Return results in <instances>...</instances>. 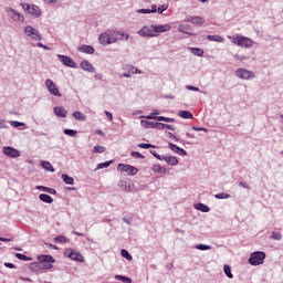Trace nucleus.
Instances as JSON below:
<instances>
[{
  "label": "nucleus",
  "instance_id": "obj_1",
  "mask_svg": "<svg viewBox=\"0 0 283 283\" xmlns=\"http://www.w3.org/2000/svg\"><path fill=\"white\" fill-rule=\"evenodd\" d=\"M266 258V253L263 251H256L251 253L248 262L251 266H260V264H264V260Z\"/></svg>",
  "mask_w": 283,
  "mask_h": 283
},
{
  "label": "nucleus",
  "instance_id": "obj_2",
  "mask_svg": "<svg viewBox=\"0 0 283 283\" xmlns=\"http://www.w3.org/2000/svg\"><path fill=\"white\" fill-rule=\"evenodd\" d=\"M64 255H65V258H69L73 262H80V263L85 262V256H83V254L81 252H78L72 248H66L64 250Z\"/></svg>",
  "mask_w": 283,
  "mask_h": 283
},
{
  "label": "nucleus",
  "instance_id": "obj_3",
  "mask_svg": "<svg viewBox=\"0 0 283 283\" xmlns=\"http://www.w3.org/2000/svg\"><path fill=\"white\" fill-rule=\"evenodd\" d=\"M232 43H234V45H238L239 48H252L253 46V40H251L248 36L244 35H238L232 38Z\"/></svg>",
  "mask_w": 283,
  "mask_h": 283
},
{
  "label": "nucleus",
  "instance_id": "obj_4",
  "mask_svg": "<svg viewBox=\"0 0 283 283\" xmlns=\"http://www.w3.org/2000/svg\"><path fill=\"white\" fill-rule=\"evenodd\" d=\"M21 8L25 11L29 12V14H32V17H35V19H39L41 17V8L36 4H30V3H21Z\"/></svg>",
  "mask_w": 283,
  "mask_h": 283
},
{
  "label": "nucleus",
  "instance_id": "obj_5",
  "mask_svg": "<svg viewBox=\"0 0 283 283\" xmlns=\"http://www.w3.org/2000/svg\"><path fill=\"white\" fill-rule=\"evenodd\" d=\"M122 70L124 71V73L122 74L124 78H132V74H143V71L138 70V67L132 64H124L122 66Z\"/></svg>",
  "mask_w": 283,
  "mask_h": 283
},
{
  "label": "nucleus",
  "instance_id": "obj_6",
  "mask_svg": "<svg viewBox=\"0 0 283 283\" xmlns=\"http://www.w3.org/2000/svg\"><path fill=\"white\" fill-rule=\"evenodd\" d=\"M116 41H118V39H116L112 33L105 32L98 36V43L101 45H112V43H116Z\"/></svg>",
  "mask_w": 283,
  "mask_h": 283
},
{
  "label": "nucleus",
  "instance_id": "obj_7",
  "mask_svg": "<svg viewBox=\"0 0 283 283\" xmlns=\"http://www.w3.org/2000/svg\"><path fill=\"white\" fill-rule=\"evenodd\" d=\"M24 34L33 41H41L43 39L39 30L34 29L32 25H27L24 28Z\"/></svg>",
  "mask_w": 283,
  "mask_h": 283
},
{
  "label": "nucleus",
  "instance_id": "obj_8",
  "mask_svg": "<svg viewBox=\"0 0 283 283\" xmlns=\"http://www.w3.org/2000/svg\"><path fill=\"white\" fill-rule=\"evenodd\" d=\"M235 76L238 78H241L242 81H251L255 76V73L253 71H249L247 69H238L235 71Z\"/></svg>",
  "mask_w": 283,
  "mask_h": 283
},
{
  "label": "nucleus",
  "instance_id": "obj_9",
  "mask_svg": "<svg viewBox=\"0 0 283 283\" xmlns=\"http://www.w3.org/2000/svg\"><path fill=\"white\" fill-rule=\"evenodd\" d=\"M137 34L139 36H144V38H148V39H154L155 36H158L157 33H155L154 31V24L148 27V25H144L138 32Z\"/></svg>",
  "mask_w": 283,
  "mask_h": 283
},
{
  "label": "nucleus",
  "instance_id": "obj_10",
  "mask_svg": "<svg viewBox=\"0 0 283 283\" xmlns=\"http://www.w3.org/2000/svg\"><path fill=\"white\" fill-rule=\"evenodd\" d=\"M6 12L12 21H20V23H23L25 21V17L21 14L19 11L14 10L12 7L6 8Z\"/></svg>",
  "mask_w": 283,
  "mask_h": 283
},
{
  "label": "nucleus",
  "instance_id": "obj_11",
  "mask_svg": "<svg viewBox=\"0 0 283 283\" xmlns=\"http://www.w3.org/2000/svg\"><path fill=\"white\" fill-rule=\"evenodd\" d=\"M45 87L49 91V93L52 96H57V98H61V96H63V94H61V91H59V87L56 86V84L54 83V81L52 80H46L45 81Z\"/></svg>",
  "mask_w": 283,
  "mask_h": 283
},
{
  "label": "nucleus",
  "instance_id": "obj_12",
  "mask_svg": "<svg viewBox=\"0 0 283 283\" xmlns=\"http://www.w3.org/2000/svg\"><path fill=\"white\" fill-rule=\"evenodd\" d=\"M117 171H124L125 174H128V176H136V174H138V168L127 164H118Z\"/></svg>",
  "mask_w": 283,
  "mask_h": 283
},
{
  "label": "nucleus",
  "instance_id": "obj_13",
  "mask_svg": "<svg viewBox=\"0 0 283 283\" xmlns=\"http://www.w3.org/2000/svg\"><path fill=\"white\" fill-rule=\"evenodd\" d=\"M59 61L62 63V65H65L66 67H72L73 70H76L78 66L76 65V62L72 60V57L67 55L57 54Z\"/></svg>",
  "mask_w": 283,
  "mask_h": 283
},
{
  "label": "nucleus",
  "instance_id": "obj_14",
  "mask_svg": "<svg viewBox=\"0 0 283 283\" xmlns=\"http://www.w3.org/2000/svg\"><path fill=\"white\" fill-rule=\"evenodd\" d=\"M140 124H142L146 129H159V130L165 129V123H160V122L142 120Z\"/></svg>",
  "mask_w": 283,
  "mask_h": 283
},
{
  "label": "nucleus",
  "instance_id": "obj_15",
  "mask_svg": "<svg viewBox=\"0 0 283 283\" xmlns=\"http://www.w3.org/2000/svg\"><path fill=\"white\" fill-rule=\"evenodd\" d=\"M2 154H4V156H8L9 158H19V156H21V151L11 146H4L2 148Z\"/></svg>",
  "mask_w": 283,
  "mask_h": 283
},
{
  "label": "nucleus",
  "instance_id": "obj_16",
  "mask_svg": "<svg viewBox=\"0 0 283 283\" xmlns=\"http://www.w3.org/2000/svg\"><path fill=\"white\" fill-rule=\"evenodd\" d=\"M185 23H192V25H203L205 20L200 15H187L184 20Z\"/></svg>",
  "mask_w": 283,
  "mask_h": 283
},
{
  "label": "nucleus",
  "instance_id": "obj_17",
  "mask_svg": "<svg viewBox=\"0 0 283 283\" xmlns=\"http://www.w3.org/2000/svg\"><path fill=\"white\" fill-rule=\"evenodd\" d=\"M80 67L82 70H84V72H90V74H94L96 73V69L94 67V65L92 63H90V61L84 60L81 62Z\"/></svg>",
  "mask_w": 283,
  "mask_h": 283
},
{
  "label": "nucleus",
  "instance_id": "obj_18",
  "mask_svg": "<svg viewBox=\"0 0 283 283\" xmlns=\"http://www.w3.org/2000/svg\"><path fill=\"white\" fill-rule=\"evenodd\" d=\"M168 147L171 149V151L178 154V156H187V150L176 144L168 143Z\"/></svg>",
  "mask_w": 283,
  "mask_h": 283
},
{
  "label": "nucleus",
  "instance_id": "obj_19",
  "mask_svg": "<svg viewBox=\"0 0 283 283\" xmlns=\"http://www.w3.org/2000/svg\"><path fill=\"white\" fill-rule=\"evenodd\" d=\"M178 32H181V34H188V36H197L198 34L190 32L191 25L189 24H179Z\"/></svg>",
  "mask_w": 283,
  "mask_h": 283
},
{
  "label": "nucleus",
  "instance_id": "obj_20",
  "mask_svg": "<svg viewBox=\"0 0 283 283\" xmlns=\"http://www.w3.org/2000/svg\"><path fill=\"white\" fill-rule=\"evenodd\" d=\"M153 29L155 31V34L163 33V32H169L171 30V25L169 24H153Z\"/></svg>",
  "mask_w": 283,
  "mask_h": 283
},
{
  "label": "nucleus",
  "instance_id": "obj_21",
  "mask_svg": "<svg viewBox=\"0 0 283 283\" xmlns=\"http://www.w3.org/2000/svg\"><path fill=\"white\" fill-rule=\"evenodd\" d=\"M53 112L59 118H67V111H65V108H63L62 106H55L53 108Z\"/></svg>",
  "mask_w": 283,
  "mask_h": 283
},
{
  "label": "nucleus",
  "instance_id": "obj_22",
  "mask_svg": "<svg viewBox=\"0 0 283 283\" xmlns=\"http://www.w3.org/2000/svg\"><path fill=\"white\" fill-rule=\"evenodd\" d=\"M39 262H44L46 264H54L55 260L54 256L50 255V254H41L40 256H38Z\"/></svg>",
  "mask_w": 283,
  "mask_h": 283
},
{
  "label": "nucleus",
  "instance_id": "obj_23",
  "mask_svg": "<svg viewBox=\"0 0 283 283\" xmlns=\"http://www.w3.org/2000/svg\"><path fill=\"white\" fill-rule=\"evenodd\" d=\"M161 160H165V163H167V165L170 167H176V165H178V158L174 156H163Z\"/></svg>",
  "mask_w": 283,
  "mask_h": 283
},
{
  "label": "nucleus",
  "instance_id": "obj_24",
  "mask_svg": "<svg viewBox=\"0 0 283 283\" xmlns=\"http://www.w3.org/2000/svg\"><path fill=\"white\" fill-rule=\"evenodd\" d=\"M77 50L78 52H83V54H94V52H96L94 46L87 44L80 46Z\"/></svg>",
  "mask_w": 283,
  "mask_h": 283
},
{
  "label": "nucleus",
  "instance_id": "obj_25",
  "mask_svg": "<svg viewBox=\"0 0 283 283\" xmlns=\"http://www.w3.org/2000/svg\"><path fill=\"white\" fill-rule=\"evenodd\" d=\"M72 116L75 118V120H80V123H85V120H87V116L81 111L73 112Z\"/></svg>",
  "mask_w": 283,
  "mask_h": 283
},
{
  "label": "nucleus",
  "instance_id": "obj_26",
  "mask_svg": "<svg viewBox=\"0 0 283 283\" xmlns=\"http://www.w3.org/2000/svg\"><path fill=\"white\" fill-rule=\"evenodd\" d=\"M39 199L41 200V202H45L46 205H52L54 202L52 196L48 193H40Z\"/></svg>",
  "mask_w": 283,
  "mask_h": 283
},
{
  "label": "nucleus",
  "instance_id": "obj_27",
  "mask_svg": "<svg viewBox=\"0 0 283 283\" xmlns=\"http://www.w3.org/2000/svg\"><path fill=\"white\" fill-rule=\"evenodd\" d=\"M195 209H197V211H201V213H209V211H211V208L202 202L196 203Z\"/></svg>",
  "mask_w": 283,
  "mask_h": 283
},
{
  "label": "nucleus",
  "instance_id": "obj_28",
  "mask_svg": "<svg viewBox=\"0 0 283 283\" xmlns=\"http://www.w3.org/2000/svg\"><path fill=\"white\" fill-rule=\"evenodd\" d=\"M38 191H44V193H50L51 196H56V189L45 187V186H36Z\"/></svg>",
  "mask_w": 283,
  "mask_h": 283
},
{
  "label": "nucleus",
  "instance_id": "obj_29",
  "mask_svg": "<svg viewBox=\"0 0 283 283\" xmlns=\"http://www.w3.org/2000/svg\"><path fill=\"white\" fill-rule=\"evenodd\" d=\"M178 116L185 118L186 120H191L193 118V113L190 111H179Z\"/></svg>",
  "mask_w": 283,
  "mask_h": 283
},
{
  "label": "nucleus",
  "instance_id": "obj_30",
  "mask_svg": "<svg viewBox=\"0 0 283 283\" xmlns=\"http://www.w3.org/2000/svg\"><path fill=\"white\" fill-rule=\"evenodd\" d=\"M41 167H42V169H45V171H51V174H54V171H55L54 166H52V164H50V161H42Z\"/></svg>",
  "mask_w": 283,
  "mask_h": 283
},
{
  "label": "nucleus",
  "instance_id": "obj_31",
  "mask_svg": "<svg viewBox=\"0 0 283 283\" xmlns=\"http://www.w3.org/2000/svg\"><path fill=\"white\" fill-rule=\"evenodd\" d=\"M206 39L208 41H214L216 43H224L222 35H207Z\"/></svg>",
  "mask_w": 283,
  "mask_h": 283
},
{
  "label": "nucleus",
  "instance_id": "obj_32",
  "mask_svg": "<svg viewBox=\"0 0 283 283\" xmlns=\"http://www.w3.org/2000/svg\"><path fill=\"white\" fill-rule=\"evenodd\" d=\"M189 51L191 52V54H193L195 56H205V50L200 49V48H189Z\"/></svg>",
  "mask_w": 283,
  "mask_h": 283
},
{
  "label": "nucleus",
  "instance_id": "obj_33",
  "mask_svg": "<svg viewBox=\"0 0 283 283\" xmlns=\"http://www.w3.org/2000/svg\"><path fill=\"white\" fill-rule=\"evenodd\" d=\"M155 118L158 123H176V119L171 117L156 116Z\"/></svg>",
  "mask_w": 283,
  "mask_h": 283
},
{
  "label": "nucleus",
  "instance_id": "obj_34",
  "mask_svg": "<svg viewBox=\"0 0 283 283\" xmlns=\"http://www.w3.org/2000/svg\"><path fill=\"white\" fill-rule=\"evenodd\" d=\"M55 242H59V244H67L70 243V239H67V237L65 235H57L54 238Z\"/></svg>",
  "mask_w": 283,
  "mask_h": 283
},
{
  "label": "nucleus",
  "instance_id": "obj_35",
  "mask_svg": "<svg viewBox=\"0 0 283 283\" xmlns=\"http://www.w3.org/2000/svg\"><path fill=\"white\" fill-rule=\"evenodd\" d=\"M223 273L227 275V277H229V280H233V273H231V265L224 264Z\"/></svg>",
  "mask_w": 283,
  "mask_h": 283
},
{
  "label": "nucleus",
  "instance_id": "obj_36",
  "mask_svg": "<svg viewBox=\"0 0 283 283\" xmlns=\"http://www.w3.org/2000/svg\"><path fill=\"white\" fill-rule=\"evenodd\" d=\"M111 165H114V160H108L105 163H101L97 165L95 171H98V169H107V167H109Z\"/></svg>",
  "mask_w": 283,
  "mask_h": 283
},
{
  "label": "nucleus",
  "instance_id": "obj_37",
  "mask_svg": "<svg viewBox=\"0 0 283 283\" xmlns=\"http://www.w3.org/2000/svg\"><path fill=\"white\" fill-rule=\"evenodd\" d=\"M151 170H153L155 174H165V171H167L166 168H163V166L157 165V164L153 165Z\"/></svg>",
  "mask_w": 283,
  "mask_h": 283
},
{
  "label": "nucleus",
  "instance_id": "obj_38",
  "mask_svg": "<svg viewBox=\"0 0 283 283\" xmlns=\"http://www.w3.org/2000/svg\"><path fill=\"white\" fill-rule=\"evenodd\" d=\"M15 258L18 260H21L22 262H32V258L31 256H28L23 253H15Z\"/></svg>",
  "mask_w": 283,
  "mask_h": 283
},
{
  "label": "nucleus",
  "instance_id": "obj_39",
  "mask_svg": "<svg viewBox=\"0 0 283 283\" xmlns=\"http://www.w3.org/2000/svg\"><path fill=\"white\" fill-rule=\"evenodd\" d=\"M62 180L65 185H74V178L69 176L67 174L62 175Z\"/></svg>",
  "mask_w": 283,
  "mask_h": 283
},
{
  "label": "nucleus",
  "instance_id": "obj_40",
  "mask_svg": "<svg viewBox=\"0 0 283 283\" xmlns=\"http://www.w3.org/2000/svg\"><path fill=\"white\" fill-rule=\"evenodd\" d=\"M115 280H119L120 282H124V283H132V277L120 275V274L115 275Z\"/></svg>",
  "mask_w": 283,
  "mask_h": 283
},
{
  "label": "nucleus",
  "instance_id": "obj_41",
  "mask_svg": "<svg viewBox=\"0 0 283 283\" xmlns=\"http://www.w3.org/2000/svg\"><path fill=\"white\" fill-rule=\"evenodd\" d=\"M214 198L217 200H227L228 198H231V195H229L227 192H219V193L214 195Z\"/></svg>",
  "mask_w": 283,
  "mask_h": 283
},
{
  "label": "nucleus",
  "instance_id": "obj_42",
  "mask_svg": "<svg viewBox=\"0 0 283 283\" xmlns=\"http://www.w3.org/2000/svg\"><path fill=\"white\" fill-rule=\"evenodd\" d=\"M40 270H41L40 261L38 263L30 264V271H33V273H39Z\"/></svg>",
  "mask_w": 283,
  "mask_h": 283
},
{
  "label": "nucleus",
  "instance_id": "obj_43",
  "mask_svg": "<svg viewBox=\"0 0 283 283\" xmlns=\"http://www.w3.org/2000/svg\"><path fill=\"white\" fill-rule=\"evenodd\" d=\"M195 249H198V251H211V245L199 243L195 245Z\"/></svg>",
  "mask_w": 283,
  "mask_h": 283
},
{
  "label": "nucleus",
  "instance_id": "obj_44",
  "mask_svg": "<svg viewBox=\"0 0 283 283\" xmlns=\"http://www.w3.org/2000/svg\"><path fill=\"white\" fill-rule=\"evenodd\" d=\"M120 255L122 258H125V260L132 261L134 260V258L132 256V254H129V251L122 249L120 251Z\"/></svg>",
  "mask_w": 283,
  "mask_h": 283
},
{
  "label": "nucleus",
  "instance_id": "obj_45",
  "mask_svg": "<svg viewBox=\"0 0 283 283\" xmlns=\"http://www.w3.org/2000/svg\"><path fill=\"white\" fill-rule=\"evenodd\" d=\"M120 187H123L124 191H132V182L128 181H122L120 182Z\"/></svg>",
  "mask_w": 283,
  "mask_h": 283
},
{
  "label": "nucleus",
  "instance_id": "obj_46",
  "mask_svg": "<svg viewBox=\"0 0 283 283\" xmlns=\"http://www.w3.org/2000/svg\"><path fill=\"white\" fill-rule=\"evenodd\" d=\"M137 147H139L140 149H156V146L151 145V144H138Z\"/></svg>",
  "mask_w": 283,
  "mask_h": 283
},
{
  "label": "nucleus",
  "instance_id": "obj_47",
  "mask_svg": "<svg viewBox=\"0 0 283 283\" xmlns=\"http://www.w3.org/2000/svg\"><path fill=\"white\" fill-rule=\"evenodd\" d=\"M64 134H65V136H71V138H74V136H76L77 132L75 129L66 128V129H64Z\"/></svg>",
  "mask_w": 283,
  "mask_h": 283
},
{
  "label": "nucleus",
  "instance_id": "obj_48",
  "mask_svg": "<svg viewBox=\"0 0 283 283\" xmlns=\"http://www.w3.org/2000/svg\"><path fill=\"white\" fill-rule=\"evenodd\" d=\"M94 154H105V146H94Z\"/></svg>",
  "mask_w": 283,
  "mask_h": 283
},
{
  "label": "nucleus",
  "instance_id": "obj_49",
  "mask_svg": "<svg viewBox=\"0 0 283 283\" xmlns=\"http://www.w3.org/2000/svg\"><path fill=\"white\" fill-rule=\"evenodd\" d=\"M53 266H54V265H52V264L44 263V262H41V261H40V270H42V271H45V270H48V269H53Z\"/></svg>",
  "mask_w": 283,
  "mask_h": 283
},
{
  "label": "nucleus",
  "instance_id": "obj_50",
  "mask_svg": "<svg viewBox=\"0 0 283 283\" xmlns=\"http://www.w3.org/2000/svg\"><path fill=\"white\" fill-rule=\"evenodd\" d=\"M169 9V4H160L158 8H157V12L158 14H163V12H165L166 10Z\"/></svg>",
  "mask_w": 283,
  "mask_h": 283
},
{
  "label": "nucleus",
  "instance_id": "obj_51",
  "mask_svg": "<svg viewBox=\"0 0 283 283\" xmlns=\"http://www.w3.org/2000/svg\"><path fill=\"white\" fill-rule=\"evenodd\" d=\"M130 156H132L133 158H139V159H142V160H145V155H143V154L138 153V151H132V153H130Z\"/></svg>",
  "mask_w": 283,
  "mask_h": 283
},
{
  "label": "nucleus",
  "instance_id": "obj_52",
  "mask_svg": "<svg viewBox=\"0 0 283 283\" xmlns=\"http://www.w3.org/2000/svg\"><path fill=\"white\" fill-rule=\"evenodd\" d=\"M272 240H282V233L273 231L271 234Z\"/></svg>",
  "mask_w": 283,
  "mask_h": 283
},
{
  "label": "nucleus",
  "instance_id": "obj_53",
  "mask_svg": "<svg viewBox=\"0 0 283 283\" xmlns=\"http://www.w3.org/2000/svg\"><path fill=\"white\" fill-rule=\"evenodd\" d=\"M11 126L12 127H25V123H22V122H17V120H12L11 122Z\"/></svg>",
  "mask_w": 283,
  "mask_h": 283
},
{
  "label": "nucleus",
  "instance_id": "obj_54",
  "mask_svg": "<svg viewBox=\"0 0 283 283\" xmlns=\"http://www.w3.org/2000/svg\"><path fill=\"white\" fill-rule=\"evenodd\" d=\"M191 129H193V132H205L206 134H209V129L205 127L192 126Z\"/></svg>",
  "mask_w": 283,
  "mask_h": 283
},
{
  "label": "nucleus",
  "instance_id": "obj_55",
  "mask_svg": "<svg viewBox=\"0 0 283 283\" xmlns=\"http://www.w3.org/2000/svg\"><path fill=\"white\" fill-rule=\"evenodd\" d=\"M138 14H151V10L150 9H139L137 10Z\"/></svg>",
  "mask_w": 283,
  "mask_h": 283
},
{
  "label": "nucleus",
  "instance_id": "obj_56",
  "mask_svg": "<svg viewBox=\"0 0 283 283\" xmlns=\"http://www.w3.org/2000/svg\"><path fill=\"white\" fill-rule=\"evenodd\" d=\"M186 90H189V92H200V88L197 86L187 85Z\"/></svg>",
  "mask_w": 283,
  "mask_h": 283
},
{
  "label": "nucleus",
  "instance_id": "obj_57",
  "mask_svg": "<svg viewBox=\"0 0 283 283\" xmlns=\"http://www.w3.org/2000/svg\"><path fill=\"white\" fill-rule=\"evenodd\" d=\"M150 154H151V156L157 158V160H163V156H160L158 153H156V150H150Z\"/></svg>",
  "mask_w": 283,
  "mask_h": 283
},
{
  "label": "nucleus",
  "instance_id": "obj_58",
  "mask_svg": "<svg viewBox=\"0 0 283 283\" xmlns=\"http://www.w3.org/2000/svg\"><path fill=\"white\" fill-rule=\"evenodd\" d=\"M168 138H171L172 140H176V143H178V140H180V138H178L176 135H174L171 132L167 133Z\"/></svg>",
  "mask_w": 283,
  "mask_h": 283
},
{
  "label": "nucleus",
  "instance_id": "obj_59",
  "mask_svg": "<svg viewBox=\"0 0 283 283\" xmlns=\"http://www.w3.org/2000/svg\"><path fill=\"white\" fill-rule=\"evenodd\" d=\"M0 129H8V124L6 119H0Z\"/></svg>",
  "mask_w": 283,
  "mask_h": 283
},
{
  "label": "nucleus",
  "instance_id": "obj_60",
  "mask_svg": "<svg viewBox=\"0 0 283 283\" xmlns=\"http://www.w3.org/2000/svg\"><path fill=\"white\" fill-rule=\"evenodd\" d=\"M239 187H242L243 189H251V186H249V184H247L245 181H240Z\"/></svg>",
  "mask_w": 283,
  "mask_h": 283
},
{
  "label": "nucleus",
  "instance_id": "obj_61",
  "mask_svg": "<svg viewBox=\"0 0 283 283\" xmlns=\"http://www.w3.org/2000/svg\"><path fill=\"white\" fill-rule=\"evenodd\" d=\"M115 34L124 36L125 41H129V34L127 33H120V31H115Z\"/></svg>",
  "mask_w": 283,
  "mask_h": 283
},
{
  "label": "nucleus",
  "instance_id": "obj_62",
  "mask_svg": "<svg viewBox=\"0 0 283 283\" xmlns=\"http://www.w3.org/2000/svg\"><path fill=\"white\" fill-rule=\"evenodd\" d=\"M38 48H42V50H48V51L51 50L50 46H48V45H45V44H43L41 42L38 43Z\"/></svg>",
  "mask_w": 283,
  "mask_h": 283
},
{
  "label": "nucleus",
  "instance_id": "obj_63",
  "mask_svg": "<svg viewBox=\"0 0 283 283\" xmlns=\"http://www.w3.org/2000/svg\"><path fill=\"white\" fill-rule=\"evenodd\" d=\"M105 115L108 118V120H114V115L109 111H105Z\"/></svg>",
  "mask_w": 283,
  "mask_h": 283
},
{
  "label": "nucleus",
  "instance_id": "obj_64",
  "mask_svg": "<svg viewBox=\"0 0 283 283\" xmlns=\"http://www.w3.org/2000/svg\"><path fill=\"white\" fill-rule=\"evenodd\" d=\"M4 266L7 269H17V266L13 263H4Z\"/></svg>",
  "mask_w": 283,
  "mask_h": 283
}]
</instances>
